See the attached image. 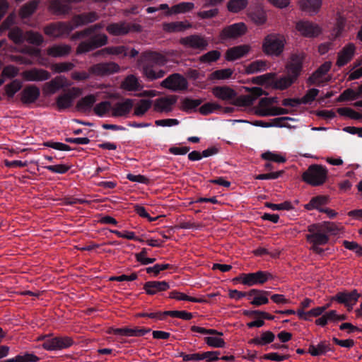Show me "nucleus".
Masks as SVG:
<instances>
[{"label": "nucleus", "mask_w": 362, "mask_h": 362, "mask_svg": "<svg viewBox=\"0 0 362 362\" xmlns=\"http://www.w3.org/2000/svg\"><path fill=\"white\" fill-rule=\"evenodd\" d=\"M221 108L222 107L216 103H206L199 107V112L203 115H208Z\"/></svg>", "instance_id": "obj_54"}, {"label": "nucleus", "mask_w": 362, "mask_h": 362, "mask_svg": "<svg viewBox=\"0 0 362 362\" xmlns=\"http://www.w3.org/2000/svg\"><path fill=\"white\" fill-rule=\"evenodd\" d=\"M95 101L96 98L95 95L92 94L88 95L78 101L76 104V108L78 111L81 112L89 111L93 106Z\"/></svg>", "instance_id": "obj_39"}, {"label": "nucleus", "mask_w": 362, "mask_h": 362, "mask_svg": "<svg viewBox=\"0 0 362 362\" xmlns=\"http://www.w3.org/2000/svg\"><path fill=\"white\" fill-rule=\"evenodd\" d=\"M78 93V89L72 88L66 93L61 94L57 98L56 103L59 110H64L72 105L74 98Z\"/></svg>", "instance_id": "obj_19"}, {"label": "nucleus", "mask_w": 362, "mask_h": 362, "mask_svg": "<svg viewBox=\"0 0 362 362\" xmlns=\"http://www.w3.org/2000/svg\"><path fill=\"white\" fill-rule=\"evenodd\" d=\"M107 36L105 34H95L88 40L81 42L77 48L76 54H81L93 51L107 44Z\"/></svg>", "instance_id": "obj_6"}, {"label": "nucleus", "mask_w": 362, "mask_h": 362, "mask_svg": "<svg viewBox=\"0 0 362 362\" xmlns=\"http://www.w3.org/2000/svg\"><path fill=\"white\" fill-rule=\"evenodd\" d=\"M133 107V100L132 99H126L122 103H117L112 108L113 117H122L127 115Z\"/></svg>", "instance_id": "obj_30"}, {"label": "nucleus", "mask_w": 362, "mask_h": 362, "mask_svg": "<svg viewBox=\"0 0 362 362\" xmlns=\"http://www.w3.org/2000/svg\"><path fill=\"white\" fill-rule=\"evenodd\" d=\"M250 20L257 25H263L267 21V16L264 11L257 10L249 13Z\"/></svg>", "instance_id": "obj_52"}, {"label": "nucleus", "mask_w": 362, "mask_h": 362, "mask_svg": "<svg viewBox=\"0 0 362 362\" xmlns=\"http://www.w3.org/2000/svg\"><path fill=\"white\" fill-rule=\"evenodd\" d=\"M275 335L271 331L263 332L259 337H256L250 340V344L257 346H266L274 341Z\"/></svg>", "instance_id": "obj_34"}, {"label": "nucleus", "mask_w": 362, "mask_h": 362, "mask_svg": "<svg viewBox=\"0 0 362 362\" xmlns=\"http://www.w3.org/2000/svg\"><path fill=\"white\" fill-rule=\"evenodd\" d=\"M299 5L302 11L308 13L310 15L317 13L322 5L321 0H300Z\"/></svg>", "instance_id": "obj_31"}, {"label": "nucleus", "mask_w": 362, "mask_h": 362, "mask_svg": "<svg viewBox=\"0 0 362 362\" xmlns=\"http://www.w3.org/2000/svg\"><path fill=\"white\" fill-rule=\"evenodd\" d=\"M270 291L259 290V289H251L249 291V298L252 296H255L250 303L256 307L262 305H265L269 303L267 296L270 295Z\"/></svg>", "instance_id": "obj_27"}, {"label": "nucleus", "mask_w": 362, "mask_h": 362, "mask_svg": "<svg viewBox=\"0 0 362 362\" xmlns=\"http://www.w3.org/2000/svg\"><path fill=\"white\" fill-rule=\"evenodd\" d=\"M169 298L176 299L178 300H187L193 303H206V300L204 298H197L189 296L183 293L177 291H173L169 294Z\"/></svg>", "instance_id": "obj_45"}, {"label": "nucleus", "mask_w": 362, "mask_h": 362, "mask_svg": "<svg viewBox=\"0 0 362 362\" xmlns=\"http://www.w3.org/2000/svg\"><path fill=\"white\" fill-rule=\"evenodd\" d=\"M285 38L284 36L271 33L267 35L262 42V50L269 56L279 57L284 52Z\"/></svg>", "instance_id": "obj_4"}, {"label": "nucleus", "mask_w": 362, "mask_h": 362, "mask_svg": "<svg viewBox=\"0 0 362 362\" xmlns=\"http://www.w3.org/2000/svg\"><path fill=\"white\" fill-rule=\"evenodd\" d=\"M73 344L74 340L69 337H54L45 340L42 347L47 351H56L69 348Z\"/></svg>", "instance_id": "obj_10"}, {"label": "nucleus", "mask_w": 362, "mask_h": 362, "mask_svg": "<svg viewBox=\"0 0 362 362\" xmlns=\"http://www.w3.org/2000/svg\"><path fill=\"white\" fill-rule=\"evenodd\" d=\"M192 27L191 23L182 21H176L171 23H164L163 28L168 33L182 32Z\"/></svg>", "instance_id": "obj_33"}, {"label": "nucleus", "mask_w": 362, "mask_h": 362, "mask_svg": "<svg viewBox=\"0 0 362 362\" xmlns=\"http://www.w3.org/2000/svg\"><path fill=\"white\" fill-rule=\"evenodd\" d=\"M151 331L150 328L139 327L134 328L122 327V328H111L109 334L126 337H142Z\"/></svg>", "instance_id": "obj_16"}, {"label": "nucleus", "mask_w": 362, "mask_h": 362, "mask_svg": "<svg viewBox=\"0 0 362 362\" xmlns=\"http://www.w3.org/2000/svg\"><path fill=\"white\" fill-rule=\"evenodd\" d=\"M111 109V103L110 101H103L98 103L94 107V112L99 117H103Z\"/></svg>", "instance_id": "obj_53"}, {"label": "nucleus", "mask_w": 362, "mask_h": 362, "mask_svg": "<svg viewBox=\"0 0 362 362\" xmlns=\"http://www.w3.org/2000/svg\"><path fill=\"white\" fill-rule=\"evenodd\" d=\"M328 177V170L322 165L312 164L302 174V180L311 186L323 185Z\"/></svg>", "instance_id": "obj_3"}, {"label": "nucleus", "mask_w": 362, "mask_h": 362, "mask_svg": "<svg viewBox=\"0 0 362 362\" xmlns=\"http://www.w3.org/2000/svg\"><path fill=\"white\" fill-rule=\"evenodd\" d=\"M233 73V71L230 69H223L214 71L211 76L212 79L225 80L229 78Z\"/></svg>", "instance_id": "obj_55"}, {"label": "nucleus", "mask_w": 362, "mask_h": 362, "mask_svg": "<svg viewBox=\"0 0 362 362\" xmlns=\"http://www.w3.org/2000/svg\"><path fill=\"white\" fill-rule=\"evenodd\" d=\"M122 87L128 91H137L141 89L138 78L134 75L127 76L122 83Z\"/></svg>", "instance_id": "obj_41"}, {"label": "nucleus", "mask_w": 362, "mask_h": 362, "mask_svg": "<svg viewBox=\"0 0 362 362\" xmlns=\"http://www.w3.org/2000/svg\"><path fill=\"white\" fill-rule=\"evenodd\" d=\"M296 81L286 74V76H281L279 78L275 79L274 78L272 83L274 88L283 90L289 88Z\"/></svg>", "instance_id": "obj_38"}, {"label": "nucleus", "mask_w": 362, "mask_h": 362, "mask_svg": "<svg viewBox=\"0 0 362 362\" xmlns=\"http://www.w3.org/2000/svg\"><path fill=\"white\" fill-rule=\"evenodd\" d=\"M152 102L150 100L142 99L135 107L134 115L137 117H142L151 108Z\"/></svg>", "instance_id": "obj_48"}, {"label": "nucleus", "mask_w": 362, "mask_h": 362, "mask_svg": "<svg viewBox=\"0 0 362 362\" xmlns=\"http://www.w3.org/2000/svg\"><path fill=\"white\" fill-rule=\"evenodd\" d=\"M359 297H361V294L358 293L357 290L354 289L351 292H338L332 298V300L337 301L340 304L347 305L348 303L352 301H354V303H356Z\"/></svg>", "instance_id": "obj_24"}, {"label": "nucleus", "mask_w": 362, "mask_h": 362, "mask_svg": "<svg viewBox=\"0 0 362 362\" xmlns=\"http://www.w3.org/2000/svg\"><path fill=\"white\" fill-rule=\"evenodd\" d=\"M19 73V69L13 65H7L3 69L1 76L8 78H15Z\"/></svg>", "instance_id": "obj_60"}, {"label": "nucleus", "mask_w": 362, "mask_h": 362, "mask_svg": "<svg viewBox=\"0 0 362 362\" xmlns=\"http://www.w3.org/2000/svg\"><path fill=\"white\" fill-rule=\"evenodd\" d=\"M305 59L304 52L292 53L285 66L286 74L297 81L303 70V62Z\"/></svg>", "instance_id": "obj_5"}, {"label": "nucleus", "mask_w": 362, "mask_h": 362, "mask_svg": "<svg viewBox=\"0 0 362 362\" xmlns=\"http://www.w3.org/2000/svg\"><path fill=\"white\" fill-rule=\"evenodd\" d=\"M8 37L16 45H21L25 41V35L22 30L18 27L12 28L9 31Z\"/></svg>", "instance_id": "obj_50"}, {"label": "nucleus", "mask_w": 362, "mask_h": 362, "mask_svg": "<svg viewBox=\"0 0 362 362\" xmlns=\"http://www.w3.org/2000/svg\"><path fill=\"white\" fill-rule=\"evenodd\" d=\"M176 101V96L159 98L155 100L154 110L160 112H170L172 110V106L175 104Z\"/></svg>", "instance_id": "obj_26"}, {"label": "nucleus", "mask_w": 362, "mask_h": 362, "mask_svg": "<svg viewBox=\"0 0 362 362\" xmlns=\"http://www.w3.org/2000/svg\"><path fill=\"white\" fill-rule=\"evenodd\" d=\"M39 4L38 0H32L21 6L19 11V16L22 19L30 17L37 10Z\"/></svg>", "instance_id": "obj_37"}, {"label": "nucleus", "mask_w": 362, "mask_h": 362, "mask_svg": "<svg viewBox=\"0 0 362 362\" xmlns=\"http://www.w3.org/2000/svg\"><path fill=\"white\" fill-rule=\"evenodd\" d=\"M337 112L341 116L349 117L354 119H360L362 115L349 107H339L337 109Z\"/></svg>", "instance_id": "obj_58"}, {"label": "nucleus", "mask_w": 362, "mask_h": 362, "mask_svg": "<svg viewBox=\"0 0 362 362\" xmlns=\"http://www.w3.org/2000/svg\"><path fill=\"white\" fill-rule=\"evenodd\" d=\"M333 349L331 347L330 344L327 341H321L317 346L310 344L308 350L313 356H318L320 355H325L328 351H332Z\"/></svg>", "instance_id": "obj_29"}, {"label": "nucleus", "mask_w": 362, "mask_h": 362, "mask_svg": "<svg viewBox=\"0 0 362 362\" xmlns=\"http://www.w3.org/2000/svg\"><path fill=\"white\" fill-rule=\"evenodd\" d=\"M161 86L174 91L185 90L188 88V82L182 75L173 74L161 82Z\"/></svg>", "instance_id": "obj_12"}, {"label": "nucleus", "mask_w": 362, "mask_h": 362, "mask_svg": "<svg viewBox=\"0 0 362 362\" xmlns=\"http://www.w3.org/2000/svg\"><path fill=\"white\" fill-rule=\"evenodd\" d=\"M127 47L125 46L107 47L94 53L95 57L103 55L104 54L127 56Z\"/></svg>", "instance_id": "obj_36"}, {"label": "nucleus", "mask_w": 362, "mask_h": 362, "mask_svg": "<svg viewBox=\"0 0 362 362\" xmlns=\"http://www.w3.org/2000/svg\"><path fill=\"white\" fill-rule=\"evenodd\" d=\"M194 8V3L183 1L173 6L170 10L165 12V15L168 16L172 14L185 13L191 11Z\"/></svg>", "instance_id": "obj_35"}, {"label": "nucleus", "mask_w": 362, "mask_h": 362, "mask_svg": "<svg viewBox=\"0 0 362 362\" xmlns=\"http://www.w3.org/2000/svg\"><path fill=\"white\" fill-rule=\"evenodd\" d=\"M250 49L247 45H240L229 48L226 53V59L229 62L235 61L246 55Z\"/></svg>", "instance_id": "obj_25"}, {"label": "nucleus", "mask_w": 362, "mask_h": 362, "mask_svg": "<svg viewBox=\"0 0 362 362\" xmlns=\"http://www.w3.org/2000/svg\"><path fill=\"white\" fill-rule=\"evenodd\" d=\"M296 29L302 36L308 38L317 37L322 32L317 24L305 20L298 21L296 23Z\"/></svg>", "instance_id": "obj_11"}, {"label": "nucleus", "mask_w": 362, "mask_h": 362, "mask_svg": "<svg viewBox=\"0 0 362 362\" xmlns=\"http://www.w3.org/2000/svg\"><path fill=\"white\" fill-rule=\"evenodd\" d=\"M262 158L264 160L274 161L279 163H285L286 160L285 157L271 151H267L262 153Z\"/></svg>", "instance_id": "obj_61"}, {"label": "nucleus", "mask_w": 362, "mask_h": 362, "mask_svg": "<svg viewBox=\"0 0 362 362\" xmlns=\"http://www.w3.org/2000/svg\"><path fill=\"white\" fill-rule=\"evenodd\" d=\"M106 30L112 35L119 36L127 35L130 31L139 33L142 30V27L139 24H129L125 21H120L109 24L106 28Z\"/></svg>", "instance_id": "obj_9"}, {"label": "nucleus", "mask_w": 362, "mask_h": 362, "mask_svg": "<svg viewBox=\"0 0 362 362\" xmlns=\"http://www.w3.org/2000/svg\"><path fill=\"white\" fill-rule=\"evenodd\" d=\"M71 46L65 44L54 45L49 47L47 54L53 57H62L67 56L71 52Z\"/></svg>", "instance_id": "obj_32"}, {"label": "nucleus", "mask_w": 362, "mask_h": 362, "mask_svg": "<svg viewBox=\"0 0 362 362\" xmlns=\"http://www.w3.org/2000/svg\"><path fill=\"white\" fill-rule=\"evenodd\" d=\"M66 81L64 76H57L45 84L44 90L48 94H54L65 86Z\"/></svg>", "instance_id": "obj_28"}, {"label": "nucleus", "mask_w": 362, "mask_h": 362, "mask_svg": "<svg viewBox=\"0 0 362 362\" xmlns=\"http://www.w3.org/2000/svg\"><path fill=\"white\" fill-rule=\"evenodd\" d=\"M23 78L27 81H44L51 77L50 73L45 69L32 68L22 73Z\"/></svg>", "instance_id": "obj_17"}, {"label": "nucleus", "mask_w": 362, "mask_h": 362, "mask_svg": "<svg viewBox=\"0 0 362 362\" xmlns=\"http://www.w3.org/2000/svg\"><path fill=\"white\" fill-rule=\"evenodd\" d=\"M319 93V90L317 88L309 89L303 97L300 98V102L303 104H310L314 101Z\"/></svg>", "instance_id": "obj_63"}, {"label": "nucleus", "mask_w": 362, "mask_h": 362, "mask_svg": "<svg viewBox=\"0 0 362 362\" xmlns=\"http://www.w3.org/2000/svg\"><path fill=\"white\" fill-rule=\"evenodd\" d=\"M167 59L163 54L156 52H143L138 63L141 66L144 75L150 81L163 78L165 71L158 66L166 64Z\"/></svg>", "instance_id": "obj_1"}, {"label": "nucleus", "mask_w": 362, "mask_h": 362, "mask_svg": "<svg viewBox=\"0 0 362 362\" xmlns=\"http://www.w3.org/2000/svg\"><path fill=\"white\" fill-rule=\"evenodd\" d=\"M335 315V310H330L325 313L320 317L315 320V324L321 327H325L329 322H332V317Z\"/></svg>", "instance_id": "obj_64"}, {"label": "nucleus", "mask_w": 362, "mask_h": 362, "mask_svg": "<svg viewBox=\"0 0 362 362\" xmlns=\"http://www.w3.org/2000/svg\"><path fill=\"white\" fill-rule=\"evenodd\" d=\"M25 40L32 45L39 46L43 42L44 39L40 33L33 31H28L25 35Z\"/></svg>", "instance_id": "obj_51"}, {"label": "nucleus", "mask_w": 362, "mask_h": 362, "mask_svg": "<svg viewBox=\"0 0 362 362\" xmlns=\"http://www.w3.org/2000/svg\"><path fill=\"white\" fill-rule=\"evenodd\" d=\"M272 278V274L267 272L258 271L254 273H248L245 275L243 284L248 286L257 284H263Z\"/></svg>", "instance_id": "obj_15"}, {"label": "nucleus", "mask_w": 362, "mask_h": 362, "mask_svg": "<svg viewBox=\"0 0 362 362\" xmlns=\"http://www.w3.org/2000/svg\"><path fill=\"white\" fill-rule=\"evenodd\" d=\"M170 288L169 283L165 281H149L144 284V289L148 295L153 296L158 292L165 291Z\"/></svg>", "instance_id": "obj_23"}, {"label": "nucleus", "mask_w": 362, "mask_h": 362, "mask_svg": "<svg viewBox=\"0 0 362 362\" xmlns=\"http://www.w3.org/2000/svg\"><path fill=\"white\" fill-rule=\"evenodd\" d=\"M248 0H229L227 3V9L229 12L238 13L246 8Z\"/></svg>", "instance_id": "obj_43"}, {"label": "nucleus", "mask_w": 362, "mask_h": 362, "mask_svg": "<svg viewBox=\"0 0 362 362\" xmlns=\"http://www.w3.org/2000/svg\"><path fill=\"white\" fill-rule=\"evenodd\" d=\"M275 77V74L274 73H267L264 75L256 76L253 78L252 81L258 85H264L266 83H272L274 78Z\"/></svg>", "instance_id": "obj_62"}, {"label": "nucleus", "mask_w": 362, "mask_h": 362, "mask_svg": "<svg viewBox=\"0 0 362 362\" xmlns=\"http://www.w3.org/2000/svg\"><path fill=\"white\" fill-rule=\"evenodd\" d=\"M22 82L19 79H14L4 86L5 95L8 99H11L22 88Z\"/></svg>", "instance_id": "obj_42"}, {"label": "nucleus", "mask_w": 362, "mask_h": 362, "mask_svg": "<svg viewBox=\"0 0 362 362\" xmlns=\"http://www.w3.org/2000/svg\"><path fill=\"white\" fill-rule=\"evenodd\" d=\"M308 234L305 235L307 241L312 245H326L329 240L327 232H334V226L329 223L325 224L313 223L308 226Z\"/></svg>", "instance_id": "obj_2"}, {"label": "nucleus", "mask_w": 362, "mask_h": 362, "mask_svg": "<svg viewBox=\"0 0 362 362\" xmlns=\"http://www.w3.org/2000/svg\"><path fill=\"white\" fill-rule=\"evenodd\" d=\"M247 31V27L243 22L235 23L224 27L219 34L221 41L235 40L244 35Z\"/></svg>", "instance_id": "obj_8"}, {"label": "nucleus", "mask_w": 362, "mask_h": 362, "mask_svg": "<svg viewBox=\"0 0 362 362\" xmlns=\"http://www.w3.org/2000/svg\"><path fill=\"white\" fill-rule=\"evenodd\" d=\"M211 92L216 98L229 101L230 103L237 96L235 90L227 86H215L212 88Z\"/></svg>", "instance_id": "obj_20"}, {"label": "nucleus", "mask_w": 362, "mask_h": 362, "mask_svg": "<svg viewBox=\"0 0 362 362\" xmlns=\"http://www.w3.org/2000/svg\"><path fill=\"white\" fill-rule=\"evenodd\" d=\"M40 90L35 85L26 86L21 93V100L23 104L34 103L40 97Z\"/></svg>", "instance_id": "obj_21"}, {"label": "nucleus", "mask_w": 362, "mask_h": 362, "mask_svg": "<svg viewBox=\"0 0 362 362\" xmlns=\"http://www.w3.org/2000/svg\"><path fill=\"white\" fill-rule=\"evenodd\" d=\"M204 341L208 346L214 348H223L226 346V342L220 337H206Z\"/></svg>", "instance_id": "obj_57"}, {"label": "nucleus", "mask_w": 362, "mask_h": 362, "mask_svg": "<svg viewBox=\"0 0 362 362\" xmlns=\"http://www.w3.org/2000/svg\"><path fill=\"white\" fill-rule=\"evenodd\" d=\"M210 354L207 353H194V354H186L185 352H180L177 356L182 357L183 361L188 362H197L198 361L204 360Z\"/></svg>", "instance_id": "obj_49"}, {"label": "nucleus", "mask_w": 362, "mask_h": 362, "mask_svg": "<svg viewBox=\"0 0 362 362\" xmlns=\"http://www.w3.org/2000/svg\"><path fill=\"white\" fill-rule=\"evenodd\" d=\"M267 69V63L264 60H255L246 67V72L252 74L257 72L265 71Z\"/></svg>", "instance_id": "obj_46"}, {"label": "nucleus", "mask_w": 362, "mask_h": 362, "mask_svg": "<svg viewBox=\"0 0 362 362\" xmlns=\"http://www.w3.org/2000/svg\"><path fill=\"white\" fill-rule=\"evenodd\" d=\"M203 102L202 99H192L189 98H185L182 101V109L185 112H190L195 110L199 107Z\"/></svg>", "instance_id": "obj_47"}, {"label": "nucleus", "mask_w": 362, "mask_h": 362, "mask_svg": "<svg viewBox=\"0 0 362 362\" xmlns=\"http://www.w3.org/2000/svg\"><path fill=\"white\" fill-rule=\"evenodd\" d=\"M290 119H291V118L284 117H278V118L274 119L273 123H269V122H264L263 120H255V121H252L251 122V124L253 126L261 127H274V126L283 127H285V125L281 124V122L284 121V120H290Z\"/></svg>", "instance_id": "obj_44"}, {"label": "nucleus", "mask_w": 362, "mask_h": 362, "mask_svg": "<svg viewBox=\"0 0 362 362\" xmlns=\"http://www.w3.org/2000/svg\"><path fill=\"white\" fill-rule=\"evenodd\" d=\"M98 19V14L95 11H90L88 13L74 15L70 22L72 23V27L74 30L78 27L93 23Z\"/></svg>", "instance_id": "obj_18"}, {"label": "nucleus", "mask_w": 362, "mask_h": 362, "mask_svg": "<svg viewBox=\"0 0 362 362\" xmlns=\"http://www.w3.org/2000/svg\"><path fill=\"white\" fill-rule=\"evenodd\" d=\"M180 43L187 48L203 51L208 47V41L200 35H191L189 36L182 37Z\"/></svg>", "instance_id": "obj_14"}, {"label": "nucleus", "mask_w": 362, "mask_h": 362, "mask_svg": "<svg viewBox=\"0 0 362 362\" xmlns=\"http://www.w3.org/2000/svg\"><path fill=\"white\" fill-rule=\"evenodd\" d=\"M329 198L327 196L319 195L313 197L310 202L305 205L307 210L317 209L320 211L322 209L321 206L325 205L328 203Z\"/></svg>", "instance_id": "obj_40"}, {"label": "nucleus", "mask_w": 362, "mask_h": 362, "mask_svg": "<svg viewBox=\"0 0 362 362\" xmlns=\"http://www.w3.org/2000/svg\"><path fill=\"white\" fill-rule=\"evenodd\" d=\"M221 57V52L218 50H211L200 57V61L204 63L216 62Z\"/></svg>", "instance_id": "obj_56"}, {"label": "nucleus", "mask_w": 362, "mask_h": 362, "mask_svg": "<svg viewBox=\"0 0 362 362\" xmlns=\"http://www.w3.org/2000/svg\"><path fill=\"white\" fill-rule=\"evenodd\" d=\"M231 104L240 106V107H247L253 105L252 99L249 95H240L238 98H235Z\"/></svg>", "instance_id": "obj_59"}, {"label": "nucleus", "mask_w": 362, "mask_h": 362, "mask_svg": "<svg viewBox=\"0 0 362 362\" xmlns=\"http://www.w3.org/2000/svg\"><path fill=\"white\" fill-rule=\"evenodd\" d=\"M356 51V47L353 43L345 45L338 53L336 65L341 67L348 64L353 58Z\"/></svg>", "instance_id": "obj_22"}, {"label": "nucleus", "mask_w": 362, "mask_h": 362, "mask_svg": "<svg viewBox=\"0 0 362 362\" xmlns=\"http://www.w3.org/2000/svg\"><path fill=\"white\" fill-rule=\"evenodd\" d=\"M119 66L113 62H101L91 66L88 71L90 74L104 76H109L119 71Z\"/></svg>", "instance_id": "obj_13"}, {"label": "nucleus", "mask_w": 362, "mask_h": 362, "mask_svg": "<svg viewBox=\"0 0 362 362\" xmlns=\"http://www.w3.org/2000/svg\"><path fill=\"white\" fill-rule=\"evenodd\" d=\"M43 30L45 34L49 37L61 38L68 36L74 30V28L70 21H58L47 25L44 27Z\"/></svg>", "instance_id": "obj_7"}]
</instances>
